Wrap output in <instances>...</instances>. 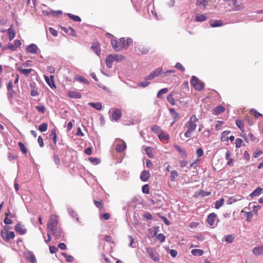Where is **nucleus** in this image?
Wrapping results in <instances>:
<instances>
[{
    "mask_svg": "<svg viewBox=\"0 0 263 263\" xmlns=\"http://www.w3.org/2000/svg\"><path fill=\"white\" fill-rule=\"evenodd\" d=\"M157 238L161 241V242H163L165 240V236L162 233L159 234L157 235Z\"/></svg>",
    "mask_w": 263,
    "mask_h": 263,
    "instance_id": "obj_64",
    "label": "nucleus"
},
{
    "mask_svg": "<svg viewBox=\"0 0 263 263\" xmlns=\"http://www.w3.org/2000/svg\"><path fill=\"white\" fill-rule=\"evenodd\" d=\"M150 178V174L148 171H143L140 175V179L143 182L148 181Z\"/></svg>",
    "mask_w": 263,
    "mask_h": 263,
    "instance_id": "obj_15",
    "label": "nucleus"
},
{
    "mask_svg": "<svg viewBox=\"0 0 263 263\" xmlns=\"http://www.w3.org/2000/svg\"><path fill=\"white\" fill-rule=\"evenodd\" d=\"M68 96L71 98L80 99L81 97V95L77 91H69L68 92Z\"/></svg>",
    "mask_w": 263,
    "mask_h": 263,
    "instance_id": "obj_19",
    "label": "nucleus"
},
{
    "mask_svg": "<svg viewBox=\"0 0 263 263\" xmlns=\"http://www.w3.org/2000/svg\"><path fill=\"white\" fill-rule=\"evenodd\" d=\"M168 90L167 88H164L160 90L157 93V97L159 99H162V95L165 94L168 92Z\"/></svg>",
    "mask_w": 263,
    "mask_h": 263,
    "instance_id": "obj_37",
    "label": "nucleus"
},
{
    "mask_svg": "<svg viewBox=\"0 0 263 263\" xmlns=\"http://www.w3.org/2000/svg\"><path fill=\"white\" fill-rule=\"evenodd\" d=\"M91 48L93 50V51L98 55H99L101 52L100 49L99 47L96 45H92L91 46Z\"/></svg>",
    "mask_w": 263,
    "mask_h": 263,
    "instance_id": "obj_56",
    "label": "nucleus"
},
{
    "mask_svg": "<svg viewBox=\"0 0 263 263\" xmlns=\"http://www.w3.org/2000/svg\"><path fill=\"white\" fill-rule=\"evenodd\" d=\"M15 230L17 233L21 235H23L26 233V229L24 226L21 225L20 223H17L15 227Z\"/></svg>",
    "mask_w": 263,
    "mask_h": 263,
    "instance_id": "obj_12",
    "label": "nucleus"
},
{
    "mask_svg": "<svg viewBox=\"0 0 263 263\" xmlns=\"http://www.w3.org/2000/svg\"><path fill=\"white\" fill-rule=\"evenodd\" d=\"M216 217V215L214 213H212L209 215L206 221L209 226H213L214 225Z\"/></svg>",
    "mask_w": 263,
    "mask_h": 263,
    "instance_id": "obj_14",
    "label": "nucleus"
},
{
    "mask_svg": "<svg viewBox=\"0 0 263 263\" xmlns=\"http://www.w3.org/2000/svg\"><path fill=\"white\" fill-rule=\"evenodd\" d=\"M175 72V71L174 70H168L164 72H162L161 74L162 77H166L169 76L171 73H174Z\"/></svg>",
    "mask_w": 263,
    "mask_h": 263,
    "instance_id": "obj_53",
    "label": "nucleus"
},
{
    "mask_svg": "<svg viewBox=\"0 0 263 263\" xmlns=\"http://www.w3.org/2000/svg\"><path fill=\"white\" fill-rule=\"evenodd\" d=\"M178 174L176 171H172L171 172V180L174 181L176 178L178 177Z\"/></svg>",
    "mask_w": 263,
    "mask_h": 263,
    "instance_id": "obj_45",
    "label": "nucleus"
},
{
    "mask_svg": "<svg viewBox=\"0 0 263 263\" xmlns=\"http://www.w3.org/2000/svg\"><path fill=\"white\" fill-rule=\"evenodd\" d=\"M128 238L130 240V243L129 244V246L132 248H135L136 246L134 245V244H135V242H134V238L133 237V236L129 235L128 236Z\"/></svg>",
    "mask_w": 263,
    "mask_h": 263,
    "instance_id": "obj_62",
    "label": "nucleus"
},
{
    "mask_svg": "<svg viewBox=\"0 0 263 263\" xmlns=\"http://www.w3.org/2000/svg\"><path fill=\"white\" fill-rule=\"evenodd\" d=\"M130 42V40L127 42V44L126 45L124 44L123 45H121L120 41L119 42L116 40H111V44L112 46L113 49L116 51H119L123 49H127L128 48V43Z\"/></svg>",
    "mask_w": 263,
    "mask_h": 263,
    "instance_id": "obj_4",
    "label": "nucleus"
},
{
    "mask_svg": "<svg viewBox=\"0 0 263 263\" xmlns=\"http://www.w3.org/2000/svg\"><path fill=\"white\" fill-rule=\"evenodd\" d=\"M191 84L196 90L198 91L202 90L204 88V83L200 82V80L194 76L192 77Z\"/></svg>",
    "mask_w": 263,
    "mask_h": 263,
    "instance_id": "obj_3",
    "label": "nucleus"
},
{
    "mask_svg": "<svg viewBox=\"0 0 263 263\" xmlns=\"http://www.w3.org/2000/svg\"><path fill=\"white\" fill-rule=\"evenodd\" d=\"M16 93V92L14 90L8 91V92L7 94V98L10 101H12V99L13 98L14 95Z\"/></svg>",
    "mask_w": 263,
    "mask_h": 263,
    "instance_id": "obj_46",
    "label": "nucleus"
},
{
    "mask_svg": "<svg viewBox=\"0 0 263 263\" xmlns=\"http://www.w3.org/2000/svg\"><path fill=\"white\" fill-rule=\"evenodd\" d=\"M68 212L70 215L74 218L76 219L77 221H79V217L78 214L73 211L72 209H68Z\"/></svg>",
    "mask_w": 263,
    "mask_h": 263,
    "instance_id": "obj_50",
    "label": "nucleus"
},
{
    "mask_svg": "<svg viewBox=\"0 0 263 263\" xmlns=\"http://www.w3.org/2000/svg\"><path fill=\"white\" fill-rule=\"evenodd\" d=\"M230 133V131L226 130L224 131L222 134L221 140L222 141H225L228 140V137L227 136Z\"/></svg>",
    "mask_w": 263,
    "mask_h": 263,
    "instance_id": "obj_48",
    "label": "nucleus"
},
{
    "mask_svg": "<svg viewBox=\"0 0 263 263\" xmlns=\"http://www.w3.org/2000/svg\"><path fill=\"white\" fill-rule=\"evenodd\" d=\"M7 49H9L11 50L12 51H15L16 49V47L14 46V44H12L11 43H9L8 44V46L7 47H4L3 50H5Z\"/></svg>",
    "mask_w": 263,
    "mask_h": 263,
    "instance_id": "obj_54",
    "label": "nucleus"
},
{
    "mask_svg": "<svg viewBox=\"0 0 263 263\" xmlns=\"http://www.w3.org/2000/svg\"><path fill=\"white\" fill-rule=\"evenodd\" d=\"M207 19V16L204 14L200 15H197L195 16V20L196 22H203Z\"/></svg>",
    "mask_w": 263,
    "mask_h": 263,
    "instance_id": "obj_31",
    "label": "nucleus"
},
{
    "mask_svg": "<svg viewBox=\"0 0 263 263\" xmlns=\"http://www.w3.org/2000/svg\"><path fill=\"white\" fill-rule=\"evenodd\" d=\"M50 136L52 138L54 144H56L57 141V135H56L55 129H52V130L51 132V134L50 135Z\"/></svg>",
    "mask_w": 263,
    "mask_h": 263,
    "instance_id": "obj_39",
    "label": "nucleus"
},
{
    "mask_svg": "<svg viewBox=\"0 0 263 263\" xmlns=\"http://www.w3.org/2000/svg\"><path fill=\"white\" fill-rule=\"evenodd\" d=\"M8 32L9 34V40L10 41L13 40L15 36V32L14 30L12 28H10L8 30Z\"/></svg>",
    "mask_w": 263,
    "mask_h": 263,
    "instance_id": "obj_38",
    "label": "nucleus"
},
{
    "mask_svg": "<svg viewBox=\"0 0 263 263\" xmlns=\"http://www.w3.org/2000/svg\"><path fill=\"white\" fill-rule=\"evenodd\" d=\"M58 220L56 215H52L48 222L47 229L50 231H54L58 228Z\"/></svg>",
    "mask_w": 263,
    "mask_h": 263,
    "instance_id": "obj_2",
    "label": "nucleus"
},
{
    "mask_svg": "<svg viewBox=\"0 0 263 263\" xmlns=\"http://www.w3.org/2000/svg\"><path fill=\"white\" fill-rule=\"evenodd\" d=\"M142 192L144 194H148L149 192V187L148 184H145L142 186Z\"/></svg>",
    "mask_w": 263,
    "mask_h": 263,
    "instance_id": "obj_57",
    "label": "nucleus"
},
{
    "mask_svg": "<svg viewBox=\"0 0 263 263\" xmlns=\"http://www.w3.org/2000/svg\"><path fill=\"white\" fill-rule=\"evenodd\" d=\"M186 125L187 126L188 129L193 132L195 130L197 127L196 123H192L190 122H188L186 124Z\"/></svg>",
    "mask_w": 263,
    "mask_h": 263,
    "instance_id": "obj_35",
    "label": "nucleus"
},
{
    "mask_svg": "<svg viewBox=\"0 0 263 263\" xmlns=\"http://www.w3.org/2000/svg\"><path fill=\"white\" fill-rule=\"evenodd\" d=\"M210 25L212 27H220L222 25V22L220 20H215L210 23Z\"/></svg>",
    "mask_w": 263,
    "mask_h": 263,
    "instance_id": "obj_33",
    "label": "nucleus"
},
{
    "mask_svg": "<svg viewBox=\"0 0 263 263\" xmlns=\"http://www.w3.org/2000/svg\"><path fill=\"white\" fill-rule=\"evenodd\" d=\"M121 115L122 113L121 110L118 108H116L112 114L111 120L117 121L121 118Z\"/></svg>",
    "mask_w": 263,
    "mask_h": 263,
    "instance_id": "obj_11",
    "label": "nucleus"
},
{
    "mask_svg": "<svg viewBox=\"0 0 263 263\" xmlns=\"http://www.w3.org/2000/svg\"><path fill=\"white\" fill-rule=\"evenodd\" d=\"M230 153L229 151H227L225 154V158L227 160H228L227 162V165L230 166H233V159L230 158Z\"/></svg>",
    "mask_w": 263,
    "mask_h": 263,
    "instance_id": "obj_23",
    "label": "nucleus"
},
{
    "mask_svg": "<svg viewBox=\"0 0 263 263\" xmlns=\"http://www.w3.org/2000/svg\"><path fill=\"white\" fill-rule=\"evenodd\" d=\"M52 159L57 165L59 166L60 165V160L58 155L54 154L52 156Z\"/></svg>",
    "mask_w": 263,
    "mask_h": 263,
    "instance_id": "obj_49",
    "label": "nucleus"
},
{
    "mask_svg": "<svg viewBox=\"0 0 263 263\" xmlns=\"http://www.w3.org/2000/svg\"><path fill=\"white\" fill-rule=\"evenodd\" d=\"M262 191V188L258 187L253 192L250 194V196L251 197H255L259 196Z\"/></svg>",
    "mask_w": 263,
    "mask_h": 263,
    "instance_id": "obj_28",
    "label": "nucleus"
},
{
    "mask_svg": "<svg viewBox=\"0 0 263 263\" xmlns=\"http://www.w3.org/2000/svg\"><path fill=\"white\" fill-rule=\"evenodd\" d=\"M236 124L238 127L242 131H244V124L242 121L237 120L236 121Z\"/></svg>",
    "mask_w": 263,
    "mask_h": 263,
    "instance_id": "obj_47",
    "label": "nucleus"
},
{
    "mask_svg": "<svg viewBox=\"0 0 263 263\" xmlns=\"http://www.w3.org/2000/svg\"><path fill=\"white\" fill-rule=\"evenodd\" d=\"M147 252L148 253L150 257L155 261H158L159 258L156 253H154L151 249L146 248Z\"/></svg>",
    "mask_w": 263,
    "mask_h": 263,
    "instance_id": "obj_16",
    "label": "nucleus"
},
{
    "mask_svg": "<svg viewBox=\"0 0 263 263\" xmlns=\"http://www.w3.org/2000/svg\"><path fill=\"white\" fill-rule=\"evenodd\" d=\"M128 40H130V42L129 43H128V47L129 46V45L132 43L133 40L130 38H128L127 39H125L124 37H122L120 39V44L121 45H123L124 44L126 45L127 44V42L128 41Z\"/></svg>",
    "mask_w": 263,
    "mask_h": 263,
    "instance_id": "obj_34",
    "label": "nucleus"
},
{
    "mask_svg": "<svg viewBox=\"0 0 263 263\" xmlns=\"http://www.w3.org/2000/svg\"><path fill=\"white\" fill-rule=\"evenodd\" d=\"M35 108L39 112L42 114H44L45 112L46 108L43 105H37Z\"/></svg>",
    "mask_w": 263,
    "mask_h": 263,
    "instance_id": "obj_51",
    "label": "nucleus"
},
{
    "mask_svg": "<svg viewBox=\"0 0 263 263\" xmlns=\"http://www.w3.org/2000/svg\"><path fill=\"white\" fill-rule=\"evenodd\" d=\"M149 84H150V82L145 80V81H144V82H141L139 83L138 84V85L139 87H141L142 88H145V87L148 86Z\"/></svg>",
    "mask_w": 263,
    "mask_h": 263,
    "instance_id": "obj_55",
    "label": "nucleus"
},
{
    "mask_svg": "<svg viewBox=\"0 0 263 263\" xmlns=\"http://www.w3.org/2000/svg\"><path fill=\"white\" fill-rule=\"evenodd\" d=\"M88 159L91 163L95 165L98 164L100 162V159L97 158L90 157Z\"/></svg>",
    "mask_w": 263,
    "mask_h": 263,
    "instance_id": "obj_52",
    "label": "nucleus"
},
{
    "mask_svg": "<svg viewBox=\"0 0 263 263\" xmlns=\"http://www.w3.org/2000/svg\"><path fill=\"white\" fill-rule=\"evenodd\" d=\"M177 69L181 70V71H184L185 70V68L183 67V66L181 65V63L178 62L176 64L175 66Z\"/></svg>",
    "mask_w": 263,
    "mask_h": 263,
    "instance_id": "obj_61",
    "label": "nucleus"
},
{
    "mask_svg": "<svg viewBox=\"0 0 263 263\" xmlns=\"http://www.w3.org/2000/svg\"><path fill=\"white\" fill-rule=\"evenodd\" d=\"M67 15L73 21L75 22H80L81 21V18L77 15H73L71 13H68Z\"/></svg>",
    "mask_w": 263,
    "mask_h": 263,
    "instance_id": "obj_44",
    "label": "nucleus"
},
{
    "mask_svg": "<svg viewBox=\"0 0 263 263\" xmlns=\"http://www.w3.org/2000/svg\"><path fill=\"white\" fill-rule=\"evenodd\" d=\"M173 96H174V93L171 92L168 95V96L167 97V100L168 102L172 105H174L175 104V99H174Z\"/></svg>",
    "mask_w": 263,
    "mask_h": 263,
    "instance_id": "obj_32",
    "label": "nucleus"
},
{
    "mask_svg": "<svg viewBox=\"0 0 263 263\" xmlns=\"http://www.w3.org/2000/svg\"><path fill=\"white\" fill-rule=\"evenodd\" d=\"M137 48L138 51L143 54H147L149 51L148 48L143 45H138Z\"/></svg>",
    "mask_w": 263,
    "mask_h": 263,
    "instance_id": "obj_21",
    "label": "nucleus"
},
{
    "mask_svg": "<svg viewBox=\"0 0 263 263\" xmlns=\"http://www.w3.org/2000/svg\"><path fill=\"white\" fill-rule=\"evenodd\" d=\"M39 48L35 44H31L26 48V50L28 52L32 54H36L37 53Z\"/></svg>",
    "mask_w": 263,
    "mask_h": 263,
    "instance_id": "obj_9",
    "label": "nucleus"
},
{
    "mask_svg": "<svg viewBox=\"0 0 263 263\" xmlns=\"http://www.w3.org/2000/svg\"><path fill=\"white\" fill-rule=\"evenodd\" d=\"M228 5L229 7H232L234 11H239L244 8L242 4L237 5V0H230Z\"/></svg>",
    "mask_w": 263,
    "mask_h": 263,
    "instance_id": "obj_6",
    "label": "nucleus"
},
{
    "mask_svg": "<svg viewBox=\"0 0 263 263\" xmlns=\"http://www.w3.org/2000/svg\"><path fill=\"white\" fill-rule=\"evenodd\" d=\"M151 129L154 133L158 134V135L160 133H162V129L157 125H153L151 127Z\"/></svg>",
    "mask_w": 263,
    "mask_h": 263,
    "instance_id": "obj_26",
    "label": "nucleus"
},
{
    "mask_svg": "<svg viewBox=\"0 0 263 263\" xmlns=\"http://www.w3.org/2000/svg\"><path fill=\"white\" fill-rule=\"evenodd\" d=\"M51 234L56 239H59L63 235V232L60 228H57L54 231H51Z\"/></svg>",
    "mask_w": 263,
    "mask_h": 263,
    "instance_id": "obj_20",
    "label": "nucleus"
},
{
    "mask_svg": "<svg viewBox=\"0 0 263 263\" xmlns=\"http://www.w3.org/2000/svg\"><path fill=\"white\" fill-rule=\"evenodd\" d=\"M1 236L6 241H8L10 239H13L15 237L14 233L12 231H8V227L5 226L1 231Z\"/></svg>",
    "mask_w": 263,
    "mask_h": 263,
    "instance_id": "obj_1",
    "label": "nucleus"
},
{
    "mask_svg": "<svg viewBox=\"0 0 263 263\" xmlns=\"http://www.w3.org/2000/svg\"><path fill=\"white\" fill-rule=\"evenodd\" d=\"M25 257L31 263H37L36 258L34 254L31 252H27L24 254Z\"/></svg>",
    "mask_w": 263,
    "mask_h": 263,
    "instance_id": "obj_13",
    "label": "nucleus"
},
{
    "mask_svg": "<svg viewBox=\"0 0 263 263\" xmlns=\"http://www.w3.org/2000/svg\"><path fill=\"white\" fill-rule=\"evenodd\" d=\"M100 218L102 219H103L104 220H108L109 219L110 216V214L108 213H104L100 214Z\"/></svg>",
    "mask_w": 263,
    "mask_h": 263,
    "instance_id": "obj_60",
    "label": "nucleus"
},
{
    "mask_svg": "<svg viewBox=\"0 0 263 263\" xmlns=\"http://www.w3.org/2000/svg\"><path fill=\"white\" fill-rule=\"evenodd\" d=\"M169 111H170V112L171 114V115L173 116V119H174V122L177 121L180 117L179 114H178L175 110V109L172 108H170Z\"/></svg>",
    "mask_w": 263,
    "mask_h": 263,
    "instance_id": "obj_22",
    "label": "nucleus"
},
{
    "mask_svg": "<svg viewBox=\"0 0 263 263\" xmlns=\"http://www.w3.org/2000/svg\"><path fill=\"white\" fill-rule=\"evenodd\" d=\"M116 57H119V55L117 54H110L107 57L106 59V64L107 68H111L112 63L115 61Z\"/></svg>",
    "mask_w": 263,
    "mask_h": 263,
    "instance_id": "obj_7",
    "label": "nucleus"
},
{
    "mask_svg": "<svg viewBox=\"0 0 263 263\" xmlns=\"http://www.w3.org/2000/svg\"><path fill=\"white\" fill-rule=\"evenodd\" d=\"M18 145L19 146V147L20 148L21 151L24 154H26L27 153V150L26 148L25 147L24 144L22 142H19L18 143Z\"/></svg>",
    "mask_w": 263,
    "mask_h": 263,
    "instance_id": "obj_42",
    "label": "nucleus"
},
{
    "mask_svg": "<svg viewBox=\"0 0 263 263\" xmlns=\"http://www.w3.org/2000/svg\"><path fill=\"white\" fill-rule=\"evenodd\" d=\"M93 202L95 205L99 209L100 211H104V203L103 200H94Z\"/></svg>",
    "mask_w": 263,
    "mask_h": 263,
    "instance_id": "obj_24",
    "label": "nucleus"
},
{
    "mask_svg": "<svg viewBox=\"0 0 263 263\" xmlns=\"http://www.w3.org/2000/svg\"><path fill=\"white\" fill-rule=\"evenodd\" d=\"M17 70L22 74H24L26 77H28L32 71H33L32 69H23L22 67H18Z\"/></svg>",
    "mask_w": 263,
    "mask_h": 263,
    "instance_id": "obj_18",
    "label": "nucleus"
},
{
    "mask_svg": "<svg viewBox=\"0 0 263 263\" xmlns=\"http://www.w3.org/2000/svg\"><path fill=\"white\" fill-rule=\"evenodd\" d=\"M191 253L193 255L201 256L203 254V251L200 249H193L191 251Z\"/></svg>",
    "mask_w": 263,
    "mask_h": 263,
    "instance_id": "obj_36",
    "label": "nucleus"
},
{
    "mask_svg": "<svg viewBox=\"0 0 263 263\" xmlns=\"http://www.w3.org/2000/svg\"><path fill=\"white\" fill-rule=\"evenodd\" d=\"M252 253L255 256H260L263 255V245L254 248L252 250Z\"/></svg>",
    "mask_w": 263,
    "mask_h": 263,
    "instance_id": "obj_10",
    "label": "nucleus"
},
{
    "mask_svg": "<svg viewBox=\"0 0 263 263\" xmlns=\"http://www.w3.org/2000/svg\"><path fill=\"white\" fill-rule=\"evenodd\" d=\"M208 3V0H197L196 5L197 6H202L205 7Z\"/></svg>",
    "mask_w": 263,
    "mask_h": 263,
    "instance_id": "obj_43",
    "label": "nucleus"
},
{
    "mask_svg": "<svg viewBox=\"0 0 263 263\" xmlns=\"http://www.w3.org/2000/svg\"><path fill=\"white\" fill-rule=\"evenodd\" d=\"M126 147V144L123 143L122 144H117L116 147V150L119 152H122Z\"/></svg>",
    "mask_w": 263,
    "mask_h": 263,
    "instance_id": "obj_29",
    "label": "nucleus"
},
{
    "mask_svg": "<svg viewBox=\"0 0 263 263\" xmlns=\"http://www.w3.org/2000/svg\"><path fill=\"white\" fill-rule=\"evenodd\" d=\"M162 67H158L152 71L149 75L146 76L144 80L146 81L153 80L155 78L159 77L162 72Z\"/></svg>",
    "mask_w": 263,
    "mask_h": 263,
    "instance_id": "obj_5",
    "label": "nucleus"
},
{
    "mask_svg": "<svg viewBox=\"0 0 263 263\" xmlns=\"http://www.w3.org/2000/svg\"><path fill=\"white\" fill-rule=\"evenodd\" d=\"M242 142H243V141L242 140V139H239V138H237L235 141L236 147L237 148L240 147L241 146V145Z\"/></svg>",
    "mask_w": 263,
    "mask_h": 263,
    "instance_id": "obj_63",
    "label": "nucleus"
},
{
    "mask_svg": "<svg viewBox=\"0 0 263 263\" xmlns=\"http://www.w3.org/2000/svg\"><path fill=\"white\" fill-rule=\"evenodd\" d=\"M224 240L227 242H228L229 243H231L234 241V239H235V236L233 234H229V235L224 236Z\"/></svg>",
    "mask_w": 263,
    "mask_h": 263,
    "instance_id": "obj_27",
    "label": "nucleus"
},
{
    "mask_svg": "<svg viewBox=\"0 0 263 263\" xmlns=\"http://www.w3.org/2000/svg\"><path fill=\"white\" fill-rule=\"evenodd\" d=\"M88 104H89V105H90L92 107L98 110H100L102 108V105L101 103H100L91 102V103H89Z\"/></svg>",
    "mask_w": 263,
    "mask_h": 263,
    "instance_id": "obj_30",
    "label": "nucleus"
},
{
    "mask_svg": "<svg viewBox=\"0 0 263 263\" xmlns=\"http://www.w3.org/2000/svg\"><path fill=\"white\" fill-rule=\"evenodd\" d=\"M251 112L253 114L255 118H258L259 117L262 116V115L260 114L259 112H257L255 109H251Z\"/></svg>",
    "mask_w": 263,
    "mask_h": 263,
    "instance_id": "obj_58",
    "label": "nucleus"
},
{
    "mask_svg": "<svg viewBox=\"0 0 263 263\" xmlns=\"http://www.w3.org/2000/svg\"><path fill=\"white\" fill-rule=\"evenodd\" d=\"M224 199L223 198L220 199L219 200H217L215 202V208L217 209H219L223 204Z\"/></svg>",
    "mask_w": 263,
    "mask_h": 263,
    "instance_id": "obj_41",
    "label": "nucleus"
},
{
    "mask_svg": "<svg viewBox=\"0 0 263 263\" xmlns=\"http://www.w3.org/2000/svg\"><path fill=\"white\" fill-rule=\"evenodd\" d=\"M48 124L46 123H43L39 125V130L41 132H44L47 130Z\"/></svg>",
    "mask_w": 263,
    "mask_h": 263,
    "instance_id": "obj_40",
    "label": "nucleus"
},
{
    "mask_svg": "<svg viewBox=\"0 0 263 263\" xmlns=\"http://www.w3.org/2000/svg\"><path fill=\"white\" fill-rule=\"evenodd\" d=\"M225 108L221 105L216 106L214 109V114L216 115H219L220 114L224 112Z\"/></svg>",
    "mask_w": 263,
    "mask_h": 263,
    "instance_id": "obj_25",
    "label": "nucleus"
},
{
    "mask_svg": "<svg viewBox=\"0 0 263 263\" xmlns=\"http://www.w3.org/2000/svg\"><path fill=\"white\" fill-rule=\"evenodd\" d=\"M44 79L46 82L48 84V85L51 88H55V85L54 82V77L52 75H51L50 77H48L47 76H44Z\"/></svg>",
    "mask_w": 263,
    "mask_h": 263,
    "instance_id": "obj_8",
    "label": "nucleus"
},
{
    "mask_svg": "<svg viewBox=\"0 0 263 263\" xmlns=\"http://www.w3.org/2000/svg\"><path fill=\"white\" fill-rule=\"evenodd\" d=\"M158 137L160 139L162 140V139H168L170 137H169V135L168 134H164L162 133H160L159 135H158Z\"/></svg>",
    "mask_w": 263,
    "mask_h": 263,
    "instance_id": "obj_59",
    "label": "nucleus"
},
{
    "mask_svg": "<svg viewBox=\"0 0 263 263\" xmlns=\"http://www.w3.org/2000/svg\"><path fill=\"white\" fill-rule=\"evenodd\" d=\"M174 147L176 149V151L179 153L180 155L183 159H185L187 157V154L185 151L184 149H182L180 146H179L178 145H175Z\"/></svg>",
    "mask_w": 263,
    "mask_h": 263,
    "instance_id": "obj_17",
    "label": "nucleus"
}]
</instances>
